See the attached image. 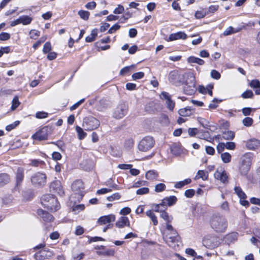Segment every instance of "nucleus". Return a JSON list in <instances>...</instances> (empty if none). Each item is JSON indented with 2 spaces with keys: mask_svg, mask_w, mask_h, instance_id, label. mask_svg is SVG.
Returning a JSON list of instances; mask_svg holds the SVG:
<instances>
[{
  "mask_svg": "<svg viewBox=\"0 0 260 260\" xmlns=\"http://www.w3.org/2000/svg\"><path fill=\"white\" fill-rule=\"evenodd\" d=\"M211 226L215 231L223 233L226 230L228 222L226 219L222 215H214L210 221Z\"/></svg>",
  "mask_w": 260,
  "mask_h": 260,
  "instance_id": "obj_1",
  "label": "nucleus"
},
{
  "mask_svg": "<svg viewBox=\"0 0 260 260\" xmlns=\"http://www.w3.org/2000/svg\"><path fill=\"white\" fill-rule=\"evenodd\" d=\"M41 204L44 208L51 212H56L60 208L59 204L57 199L53 195L48 194L43 196Z\"/></svg>",
  "mask_w": 260,
  "mask_h": 260,
  "instance_id": "obj_2",
  "label": "nucleus"
},
{
  "mask_svg": "<svg viewBox=\"0 0 260 260\" xmlns=\"http://www.w3.org/2000/svg\"><path fill=\"white\" fill-rule=\"evenodd\" d=\"M253 158V154L250 152L245 153L241 157L239 166V171L241 175H247L250 170Z\"/></svg>",
  "mask_w": 260,
  "mask_h": 260,
  "instance_id": "obj_3",
  "label": "nucleus"
},
{
  "mask_svg": "<svg viewBox=\"0 0 260 260\" xmlns=\"http://www.w3.org/2000/svg\"><path fill=\"white\" fill-rule=\"evenodd\" d=\"M100 125V120L93 116H87L83 119L82 126L85 131L94 130L98 128Z\"/></svg>",
  "mask_w": 260,
  "mask_h": 260,
  "instance_id": "obj_4",
  "label": "nucleus"
},
{
  "mask_svg": "<svg viewBox=\"0 0 260 260\" xmlns=\"http://www.w3.org/2000/svg\"><path fill=\"white\" fill-rule=\"evenodd\" d=\"M46 179L47 177L45 174L37 172L31 176L30 180L33 185L37 187H42L45 185Z\"/></svg>",
  "mask_w": 260,
  "mask_h": 260,
  "instance_id": "obj_5",
  "label": "nucleus"
},
{
  "mask_svg": "<svg viewBox=\"0 0 260 260\" xmlns=\"http://www.w3.org/2000/svg\"><path fill=\"white\" fill-rule=\"evenodd\" d=\"M83 182L80 180H77L74 182L72 185L73 192L78 196V201L81 200L84 195Z\"/></svg>",
  "mask_w": 260,
  "mask_h": 260,
  "instance_id": "obj_6",
  "label": "nucleus"
},
{
  "mask_svg": "<svg viewBox=\"0 0 260 260\" xmlns=\"http://www.w3.org/2000/svg\"><path fill=\"white\" fill-rule=\"evenodd\" d=\"M154 144L152 137L147 136L143 138L138 145V148L140 151H147L150 149Z\"/></svg>",
  "mask_w": 260,
  "mask_h": 260,
  "instance_id": "obj_7",
  "label": "nucleus"
},
{
  "mask_svg": "<svg viewBox=\"0 0 260 260\" xmlns=\"http://www.w3.org/2000/svg\"><path fill=\"white\" fill-rule=\"evenodd\" d=\"M127 111V107L124 103H120L115 109L113 112V117L117 119L123 117Z\"/></svg>",
  "mask_w": 260,
  "mask_h": 260,
  "instance_id": "obj_8",
  "label": "nucleus"
},
{
  "mask_svg": "<svg viewBox=\"0 0 260 260\" xmlns=\"http://www.w3.org/2000/svg\"><path fill=\"white\" fill-rule=\"evenodd\" d=\"M165 240L166 243L169 245V246L173 247L174 249H176V247L179 246V243L180 242V237L178 234L177 233V235H167L166 236Z\"/></svg>",
  "mask_w": 260,
  "mask_h": 260,
  "instance_id": "obj_9",
  "label": "nucleus"
},
{
  "mask_svg": "<svg viewBox=\"0 0 260 260\" xmlns=\"http://www.w3.org/2000/svg\"><path fill=\"white\" fill-rule=\"evenodd\" d=\"M183 74H181L176 71H171L169 76V81L174 84H177L178 83H182L183 81V78L184 77Z\"/></svg>",
  "mask_w": 260,
  "mask_h": 260,
  "instance_id": "obj_10",
  "label": "nucleus"
},
{
  "mask_svg": "<svg viewBox=\"0 0 260 260\" xmlns=\"http://www.w3.org/2000/svg\"><path fill=\"white\" fill-rule=\"evenodd\" d=\"M53 255V252L50 250H41L36 252L34 257L36 260H45L50 258Z\"/></svg>",
  "mask_w": 260,
  "mask_h": 260,
  "instance_id": "obj_11",
  "label": "nucleus"
},
{
  "mask_svg": "<svg viewBox=\"0 0 260 260\" xmlns=\"http://www.w3.org/2000/svg\"><path fill=\"white\" fill-rule=\"evenodd\" d=\"M48 127H44L32 136L34 140L42 141L46 140L48 137Z\"/></svg>",
  "mask_w": 260,
  "mask_h": 260,
  "instance_id": "obj_12",
  "label": "nucleus"
},
{
  "mask_svg": "<svg viewBox=\"0 0 260 260\" xmlns=\"http://www.w3.org/2000/svg\"><path fill=\"white\" fill-rule=\"evenodd\" d=\"M160 97L161 99L166 101L167 108L172 111L174 108L175 103L171 100V97L169 93L166 91H162L160 95Z\"/></svg>",
  "mask_w": 260,
  "mask_h": 260,
  "instance_id": "obj_13",
  "label": "nucleus"
},
{
  "mask_svg": "<svg viewBox=\"0 0 260 260\" xmlns=\"http://www.w3.org/2000/svg\"><path fill=\"white\" fill-rule=\"evenodd\" d=\"M183 81L182 83L185 85H196L195 76L191 72L185 73L183 74Z\"/></svg>",
  "mask_w": 260,
  "mask_h": 260,
  "instance_id": "obj_14",
  "label": "nucleus"
},
{
  "mask_svg": "<svg viewBox=\"0 0 260 260\" xmlns=\"http://www.w3.org/2000/svg\"><path fill=\"white\" fill-rule=\"evenodd\" d=\"M37 213L45 222H51L54 220V217L51 214L41 209L38 210Z\"/></svg>",
  "mask_w": 260,
  "mask_h": 260,
  "instance_id": "obj_15",
  "label": "nucleus"
},
{
  "mask_svg": "<svg viewBox=\"0 0 260 260\" xmlns=\"http://www.w3.org/2000/svg\"><path fill=\"white\" fill-rule=\"evenodd\" d=\"M115 220V216L113 214H109L100 217L98 219V222L100 225H104L106 224H111V222H113Z\"/></svg>",
  "mask_w": 260,
  "mask_h": 260,
  "instance_id": "obj_16",
  "label": "nucleus"
},
{
  "mask_svg": "<svg viewBox=\"0 0 260 260\" xmlns=\"http://www.w3.org/2000/svg\"><path fill=\"white\" fill-rule=\"evenodd\" d=\"M50 187L51 189L60 196H62L64 193L61 183L59 181L56 180L52 182L50 184Z\"/></svg>",
  "mask_w": 260,
  "mask_h": 260,
  "instance_id": "obj_17",
  "label": "nucleus"
},
{
  "mask_svg": "<svg viewBox=\"0 0 260 260\" xmlns=\"http://www.w3.org/2000/svg\"><path fill=\"white\" fill-rule=\"evenodd\" d=\"M16 184L19 186L22 182L24 177V169L22 167H18L16 172Z\"/></svg>",
  "mask_w": 260,
  "mask_h": 260,
  "instance_id": "obj_18",
  "label": "nucleus"
},
{
  "mask_svg": "<svg viewBox=\"0 0 260 260\" xmlns=\"http://www.w3.org/2000/svg\"><path fill=\"white\" fill-rule=\"evenodd\" d=\"M214 177L218 180H219L223 183H226L228 182V175L225 171H216L214 174Z\"/></svg>",
  "mask_w": 260,
  "mask_h": 260,
  "instance_id": "obj_19",
  "label": "nucleus"
},
{
  "mask_svg": "<svg viewBox=\"0 0 260 260\" xmlns=\"http://www.w3.org/2000/svg\"><path fill=\"white\" fill-rule=\"evenodd\" d=\"M187 38L186 34L183 31H178L170 35L168 41H173L179 39L185 40Z\"/></svg>",
  "mask_w": 260,
  "mask_h": 260,
  "instance_id": "obj_20",
  "label": "nucleus"
},
{
  "mask_svg": "<svg viewBox=\"0 0 260 260\" xmlns=\"http://www.w3.org/2000/svg\"><path fill=\"white\" fill-rule=\"evenodd\" d=\"M246 146L248 149L255 150L260 147V141L256 139H251L246 142Z\"/></svg>",
  "mask_w": 260,
  "mask_h": 260,
  "instance_id": "obj_21",
  "label": "nucleus"
},
{
  "mask_svg": "<svg viewBox=\"0 0 260 260\" xmlns=\"http://www.w3.org/2000/svg\"><path fill=\"white\" fill-rule=\"evenodd\" d=\"M115 225L118 228H123L125 226H129V219L127 217L121 216L116 221Z\"/></svg>",
  "mask_w": 260,
  "mask_h": 260,
  "instance_id": "obj_22",
  "label": "nucleus"
},
{
  "mask_svg": "<svg viewBox=\"0 0 260 260\" xmlns=\"http://www.w3.org/2000/svg\"><path fill=\"white\" fill-rule=\"evenodd\" d=\"M177 201V198L174 196H170L169 197H166L164 198L161 203V205H164V206H171L175 204Z\"/></svg>",
  "mask_w": 260,
  "mask_h": 260,
  "instance_id": "obj_23",
  "label": "nucleus"
},
{
  "mask_svg": "<svg viewBox=\"0 0 260 260\" xmlns=\"http://www.w3.org/2000/svg\"><path fill=\"white\" fill-rule=\"evenodd\" d=\"M213 88V86L212 85H208L206 87L204 86L200 85L199 87L198 90L199 92L203 94L208 93L210 96H212L213 92L212 89Z\"/></svg>",
  "mask_w": 260,
  "mask_h": 260,
  "instance_id": "obj_24",
  "label": "nucleus"
},
{
  "mask_svg": "<svg viewBox=\"0 0 260 260\" xmlns=\"http://www.w3.org/2000/svg\"><path fill=\"white\" fill-rule=\"evenodd\" d=\"M192 113V109L190 107H187L180 109L178 111V114L182 117L189 116Z\"/></svg>",
  "mask_w": 260,
  "mask_h": 260,
  "instance_id": "obj_25",
  "label": "nucleus"
},
{
  "mask_svg": "<svg viewBox=\"0 0 260 260\" xmlns=\"http://www.w3.org/2000/svg\"><path fill=\"white\" fill-rule=\"evenodd\" d=\"M184 92L187 95H192L196 91V85H185L183 88Z\"/></svg>",
  "mask_w": 260,
  "mask_h": 260,
  "instance_id": "obj_26",
  "label": "nucleus"
},
{
  "mask_svg": "<svg viewBox=\"0 0 260 260\" xmlns=\"http://www.w3.org/2000/svg\"><path fill=\"white\" fill-rule=\"evenodd\" d=\"M145 176L148 180H154L157 179L158 174L156 171L152 170L147 171Z\"/></svg>",
  "mask_w": 260,
  "mask_h": 260,
  "instance_id": "obj_27",
  "label": "nucleus"
},
{
  "mask_svg": "<svg viewBox=\"0 0 260 260\" xmlns=\"http://www.w3.org/2000/svg\"><path fill=\"white\" fill-rule=\"evenodd\" d=\"M10 180V176L6 173L0 174V187L7 184Z\"/></svg>",
  "mask_w": 260,
  "mask_h": 260,
  "instance_id": "obj_28",
  "label": "nucleus"
},
{
  "mask_svg": "<svg viewBox=\"0 0 260 260\" xmlns=\"http://www.w3.org/2000/svg\"><path fill=\"white\" fill-rule=\"evenodd\" d=\"M187 61L188 63H196L199 65H203L205 61L202 59L194 56H190L187 58Z\"/></svg>",
  "mask_w": 260,
  "mask_h": 260,
  "instance_id": "obj_29",
  "label": "nucleus"
},
{
  "mask_svg": "<svg viewBox=\"0 0 260 260\" xmlns=\"http://www.w3.org/2000/svg\"><path fill=\"white\" fill-rule=\"evenodd\" d=\"M222 137L226 140H232L235 137V133L231 131H225L222 133Z\"/></svg>",
  "mask_w": 260,
  "mask_h": 260,
  "instance_id": "obj_30",
  "label": "nucleus"
},
{
  "mask_svg": "<svg viewBox=\"0 0 260 260\" xmlns=\"http://www.w3.org/2000/svg\"><path fill=\"white\" fill-rule=\"evenodd\" d=\"M160 217L164 219L166 221L167 223H170L173 219L172 216H169V214L167 212H166L164 210H162L160 211Z\"/></svg>",
  "mask_w": 260,
  "mask_h": 260,
  "instance_id": "obj_31",
  "label": "nucleus"
},
{
  "mask_svg": "<svg viewBox=\"0 0 260 260\" xmlns=\"http://www.w3.org/2000/svg\"><path fill=\"white\" fill-rule=\"evenodd\" d=\"M234 190L236 194L239 198L246 199L247 196L246 194L243 191L242 188L240 186H235Z\"/></svg>",
  "mask_w": 260,
  "mask_h": 260,
  "instance_id": "obj_32",
  "label": "nucleus"
},
{
  "mask_svg": "<svg viewBox=\"0 0 260 260\" xmlns=\"http://www.w3.org/2000/svg\"><path fill=\"white\" fill-rule=\"evenodd\" d=\"M20 23L23 25H28L30 24L32 20V18L27 15H23L19 17Z\"/></svg>",
  "mask_w": 260,
  "mask_h": 260,
  "instance_id": "obj_33",
  "label": "nucleus"
},
{
  "mask_svg": "<svg viewBox=\"0 0 260 260\" xmlns=\"http://www.w3.org/2000/svg\"><path fill=\"white\" fill-rule=\"evenodd\" d=\"M146 214L147 216L150 217L152 221L153 224L156 225L158 224V221L157 220V217L154 213L151 210H148L146 212Z\"/></svg>",
  "mask_w": 260,
  "mask_h": 260,
  "instance_id": "obj_34",
  "label": "nucleus"
},
{
  "mask_svg": "<svg viewBox=\"0 0 260 260\" xmlns=\"http://www.w3.org/2000/svg\"><path fill=\"white\" fill-rule=\"evenodd\" d=\"M76 131L78 135V138L80 140L84 139L87 135V134L84 132L83 129L79 126L76 127Z\"/></svg>",
  "mask_w": 260,
  "mask_h": 260,
  "instance_id": "obj_35",
  "label": "nucleus"
},
{
  "mask_svg": "<svg viewBox=\"0 0 260 260\" xmlns=\"http://www.w3.org/2000/svg\"><path fill=\"white\" fill-rule=\"evenodd\" d=\"M78 14L80 18L84 20H87L90 16V13L85 10H80L78 11Z\"/></svg>",
  "mask_w": 260,
  "mask_h": 260,
  "instance_id": "obj_36",
  "label": "nucleus"
},
{
  "mask_svg": "<svg viewBox=\"0 0 260 260\" xmlns=\"http://www.w3.org/2000/svg\"><path fill=\"white\" fill-rule=\"evenodd\" d=\"M231 155L228 152H224L221 154V158L224 163H229L231 160Z\"/></svg>",
  "mask_w": 260,
  "mask_h": 260,
  "instance_id": "obj_37",
  "label": "nucleus"
},
{
  "mask_svg": "<svg viewBox=\"0 0 260 260\" xmlns=\"http://www.w3.org/2000/svg\"><path fill=\"white\" fill-rule=\"evenodd\" d=\"M198 121L203 127L208 128L210 127L209 122L207 119L202 117H198Z\"/></svg>",
  "mask_w": 260,
  "mask_h": 260,
  "instance_id": "obj_38",
  "label": "nucleus"
},
{
  "mask_svg": "<svg viewBox=\"0 0 260 260\" xmlns=\"http://www.w3.org/2000/svg\"><path fill=\"white\" fill-rule=\"evenodd\" d=\"M85 209V206L84 204H79L73 206L72 210L75 214H78L81 211H82Z\"/></svg>",
  "mask_w": 260,
  "mask_h": 260,
  "instance_id": "obj_39",
  "label": "nucleus"
},
{
  "mask_svg": "<svg viewBox=\"0 0 260 260\" xmlns=\"http://www.w3.org/2000/svg\"><path fill=\"white\" fill-rule=\"evenodd\" d=\"M20 104L18 96H15L12 102L11 110H15L20 105Z\"/></svg>",
  "mask_w": 260,
  "mask_h": 260,
  "instance_id": "obj_40",
  "label": "nucleus"
},
{
  "mask_svg": "<svg viewBox=\"0 0 260 260\" xmlns=\"http://www.w3.org/2000/svg\"><path fill=\"white\" fill-rule=\"evenodd\" d=\"M166 188V186L164 183H160L155 186V191L160 192L164 191Z\"/></svg>",
  "mask_w": 260,
  "mask_h": 260,
  "instance_id": "obj_41",
  "label": "nucleus"
},
{
  "mask_svg": "<svg viewBox=\"0 0 260 260\" xmlns=\"http://www.w3.org/2000/svg\"><path fill=\"white\" fill-rule=\"evenodd\" d=\"M253 122V120L252 118L249 117H246L242 120L243 124L247 127H249L252 125Z\"/></svg>",
  "mask_w": 260,
  "mask_h": 260,
  "instance_id": "obj_42",
  "label": "nucleus"
},
{
  "mask_svg": "<svg viewBox=\"0 0 260 260\" xmlns=\"http://www.w3.org/2000/svg\"><path fill=\"white\" fill-rule=\"evenodd\" d=\"M249 85L252 88H260V82L257 79L252 80L249 83Z\"/></svg>",
  "mask_w": 260,
  "mask_h": 260,
  "instance_id": "obj_43",
  "label": "nucleus"
},
{
  "mask_svg": "<svg viewBox=\"0 0 260 260\" xmlns=\"http://www.w3.org/2000/svg\"><path fill=\"white\" fill-rule=\"evenodd\" d=\"M197 176H199V178H202L203 180H206L208 178V173L203 170H199L198 172Z\"/></svg>",
  "mask_w": 260,
  "mask_h": 260,
  "instance_id": "obj_44",
  "label": "nucleus"
},
{
  "mask_svg": "<svg viewBox=\"0 0 260 260\" xmlns=\"http://www.w3.org/2000/svg\"><path fill=\"white\" fill-rule=\"evenodd\" d=\"M107 107L106 101L105 100H101L96 106L97 109L99 111H103Z\"/></svg>",
  "mask_w": 260,
  "mask_h": 260,
  "instance_id": "obj_45",
  "label": "nucleus"
},
{
  "mask_svg": "<svg viewBox=\"0 0 260 260\" xmlns=\"http://www.w3.org/2000/svg\"><path fill=\"white\" fill-rule=\"evenodd\" d=\"M166 229L169 232V233H168L167 235H170L174 234V235H177V233H178L177 232V231H176V230L174 229L173 228V227L172 226V225H171L170 223H167Z\"/></svg>",
  "mask_w": 260,
  "mask_h": 260,
  "instance_id": "obj_46",
  "label": "nucleus"
},
{
  "mask_svg": "<svg viewBox=\"0 0 260 260\" xmlns=\"http://www.w3.org/2000/svg\"><path fill=\"white\" fill-rule=\"evenodd\" d=\"M121 197L120 194L118 193H115L113 194L112 195L109 196L107 197V200L109 202H112L114 200H119Z\"/></svg>",
  "mask_w": 260,
  "mask_h": 260,
  "instance_id": "obj_47",
  "label": "nucleus"
},
{
  "mask_svg": "<svg viewBox=\"0 0 260 260\" xmlns=\"http://www.w3.org/2000/svg\"><path fill=\"white\" fill-rule=\"evenodd\" d=\"M254 94L253 92L250 90H247L242 94V97L243 99H248L253 98Z\"/></svg>",
  "mask_w": 260,
  "mask_h": 260,
  "instance_id": "obj_48",
  "label": "nucleus"
},
{
  "mask_svg": "<svg viewBox=\"0 0 260 260\" xmlns=\"http://www.w3.org/2000/svg\"><path fill=\"white\" fill-rule=\"evenodd\" d=\"M48 113L44 111H39L36 113V117L38 119H43L47 117Z\"/></svg>",
  "mask_w": 260,
  "mask_h": 260,
  "instance_id": "obj_49",
  "label": "nucleus"
},
{
  "mask_svg": "<svg viewBox=\"0 0 260 260\" xmlns=\"http://www.w3.org/2000/svg\"><path fill=\"white\" fill-rule=\"evenodd\" d=\"M149 191V189L148 187H144L138 189L136 191V193L138 195H143L148 193Z\"/></svg>",
  "mask_w": 260,
  "mask_h": 260,
  "instance_id": "obj_50",
  "label": "nucleus"
},
{
  "mask_svg": "<svg viewBox=\"0 0 260 260\" xmlns=\"http://www.w3.org/2000/svg\"><path fill=\"white\" fill-rule=\"evenodd\" d=\"M52 49L51 45L50 42H46L43 46V51L46 54L49 53Z\"/></svg>",
  "mask_w": 260,
  "mask_h": 260,
  "instance_id": "obj_51",
  "label": "nucleus"
},
{
  "mask_svg": "<svg viewBox=\"0 0 260 260\" xmlns=\"http://www.w3.org/2000/svg\"><path fill=\"white\" fill-rule=\"evenodd\" d=\"M19 123H20L19 121H16L13 123H12L11 124L7 125L6 127V129L8 132H10L11 130L15 128L16 126H17L19 124Z\"/></svg>",
  "mask_w": 260,
  "mask_h": 260,
  "instance_id": "obj_52",
  "label": "nucleus"
},
{
  "mask_svg": "<svg viewBox=\"0 0 260 260\" xmlns=\"http://www.w3.org/2000/svg\"><path fill=\"white\" fill-rule=\"evenodd\" d=\"M134 144V140L132 138H129L125 141L124 146L127 149H131L133 147Z\"/></svg>",
  "mask_w": 260,
  "mask_h": 260,
  "instance_id": "obj_53",
  "label": "nucleus"
},
{
  "mask_svg": "<svg viewBox=\"0 0 260 260\" xmlns=\"http://www.w3.org/2000/svg\"><path fill=\"white\" fill-rule=\"evenodd\" d=\"M144 76V73L142 72H139L136 73H134L132 75V78L134 80H136L138 79H142Z\"/></svg>",
  "mask_w": 260,
  "mask_h": 260,
  "instance_id": "obj_54",
  "label": "nucleus"
},
{
  "mask_svg": "<svg viewBox=\"0 0 260 260\" xmlns=\"http://www.w3.org/2000/svg\"><path fill=\"white\" fill-rule=\"evenodd\" d=\"M30 38L32 39H36L40 35V31L37 30H31L29 32Z\"/></svg>",
  "mask_w": 260,
  "mask_h": 260,
  "instance_id": "obj_55",
  "label": "nucleus"
},
{
  "mask_svg": "<svg viewBox=\"0 0 260 260\" xmlns=\"http://www.w3.org/2000/svg\"><path fill=\"white\" fill-rule=\"evenodd\" d=\"M115 253V251L113 249H108L105 250L104 251L101 252V253L104 255L106 256H113Z\"/></svg>",
  "mask_w": 260,
  "mask_h": 260,
  "instance_id": "obj_56",
  "label": "nucleus"
},
{
  "mask_svg": "<svg viewBox=\"0 0 260 260\" xmlns=\"http://www.w3.org/2000/svg\"><path fill=\"white\" fill-rule=\"evenodd\" d=\"M211 76L212 78L218 80L220 78V74L216 70H213L211 72Z\"/></svg>",
  "mask_w": 260,
  "mask_h": 260,
  "instance_id": "obj_57",
  "label": "nucleus"
},
{
  "mask_svg": "<svg viewBox=\"0 0 260 260\" xmlns=\"http://www.w3.org/2000/svg\"><path fill=\"white\" fill-rule=\"evenodd\" d=\"M10 38V35L9 33L3 32L0 34V40L6 41Z\"/></svg>",
  "mask_w": 260,
  "mask_h": 260,
  "instance_id": "obj_58",
  "label": "nucleus"
},
{
  "mask_svg": "<svg viewBox=\"0 0 260 260\" xmlns=\"http://www.w3.org/2000/svg\"><path fill=\"white\" fill-rule=\"evenodd\" d=\"M237 32L236 31H234V28L232 26L228 27L223 32L224 36H229L233 33Z\"/></svg>",
  "mask_w": 260,
  "mask_h": 260,
  "instance_id": "obj_59",
  "label": "nucleus"
},
{
  "mask_svg": "<svg viewBox=\"0 0 260 260\" xmlns=\"http://www.w3.org/2000/svg\"><path fill=\"white\" fill-rule=\"evenodd\" d=\"M195 193L194 190L192 189H187L185 191L184 194L185 196L188 198H192Z\"/></svg>",
  "mask_w": 260,
  "mask_h": 260,
  "instance_id": "obj_60",
  "label": "nucleus"
},
{
  "mask_svg": "<svg viewBox=\"0 0 260 260\" xmlns=\"http://www.w3.org/2000/svg\"><path fill=\"white\" fill-rule=\"evenodd\" d=\"M131 212V209L129 207H124L121 209L119 213L122 215H126L129 214Z\"/></svg>",
  "mask_w": 260,
  "mask_h": 260,
  "instance_id": "obj_61",
  "label": "nucleus"
},
{
  "mask_svg": "<svg viewBox=\"0 0 260 260\" xmlns=\"http://www.w3.org/2000/svg\"><path fill=\"white\" fill-rule=\"evenodd\" d=\"M206 15V13L204 12L203 11H197L195 13L194 16L197 19H201L204 18Z\"/></svg>",
  "mask_w": 260,
  "mask_h": 260,
  "instance_id": "obj_62",
  "label": "nucleus"
},
{
  "mask_svg": "<svg viewBox=\"0 0 260 260\" xmlns=\"http://www.w3.org/2000/svg\"><path fill=\"white\" fill-rule=\"evenodd\" d=\"M236 145L233 142H228L225 144V147L227 149L234 150L235 148Z\"/></svg>",
  "mask_w": 260,
  "mask_h": 260,
  "instance_id": "obj_63",
  "label": "nucleus"
},
{
  "mask_svg": "<svg viewBox=\"0 0 260 260\" xmlns=\"http://www.w3.org/2000/svg\"><path fill=\"white\" fill-rule=\"evenodd\" d=\"M124 10V7L122 5H119L114 10L113 13L116 14H119L122 13Z\"/></svg>",
  "mask_w": 260,
  "mask_h": 260,
  "instance_id": "obj_64",
  "label": "nucleus"
}]
</instances>
